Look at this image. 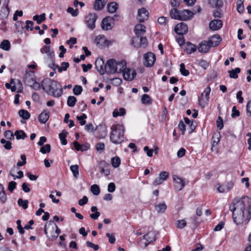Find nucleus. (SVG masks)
<instances>
[{"instance_id":"1","label":"nucleus","mask_w":251,"mask_h":251,"mask_svg":"<svg viewBox=\"0 0 251 251\" xmlns=\"http://www.w3.org/2000/svg\"><path fill=\"white\" fill-rule=\"evenodd\" d=\"M229 209L232 212V217L235 224L239 225L244 223L247 224L251 218V199L244 196L241 200H234Z\"/></svg>"},{"instance_id":"2","label":"nucleus","mask_w":251,"mask_h":251,"mask_svg":"<svg viewBox=\"0 0 251 251\" xmlns=\"http://www.w3.org/2000/svg\"><path fill=\"white\" fill-rule=\"evenodd\" d=\"M41 85L46 93L55 98H59L63 94L62 86L57 81L50 78L44 79L42 81Z\"/></svg>"},{"instance_id":"3","label":"nucleus","mask_w":251,"mask_h":251,"mask_svg":"<svg viewBox=\"0 0 251 251\" xmlns=\"http://www.w3.org/2000/svg\"><path fill=\"white\" fill-rule=\"evenodd\" d=\"M110 140L115 144L121 143L124 140V127L120 124L113 125L111 127Z\"/></svg>"},{"instance_id":"4","label":"nucleus","mask_w":251,"mask_h":251,"mask_svg":"<svg viewBox=\"0 0 251 251\" xmlns=\"http://www.w3.org/2000/svg\"><path fill=\"white\" fill-rule=\"evenodd\" d=\"M44 232L49 240L54 241L61 233V230L56 224L50 221L45 226Z\"/></svg>"},{"instance_id":"5","label":"nucleus","mask_w":251,"mask_h":251,"mask_svg":"<svg viewBox=\"0 0 251 251\" xmlns=\"http://www.w3.org/2000/svg\"><path fill=\"white\" fill-rule=\"evenodd\" d=\"M97 19V15L95 13H90L85 17V23L87 27L91 30L95 28V22Z\"/></svg>"},{"instance_id":"6","label":"nucleus","mask_w":251,"mask_h":251,"mask_svg":"<svg viewBox=\"0 0 251 251\" xmlns=\"http://www.w3.org/2000/svg\"><path fill=\"white\" fill-rule=\"evenodd\" d=\"M116 61L114 59L107 60L104 65L105 72L107 74H113L117 71V68H116Z\"/></svg>"},{"instance_id":"7","label":"nucleus","mask_w":251,"mask_h":251,"mask_svg":"<svg viewBox=\"0 0 251 251\" xmlns=\"http://www.w3.org/2000/svg\"><path fill=\"white\" fill-rule=\"evenodd\" d=\"M155 59L154 54L151 52H149L144 55V64L146 67H151L154 64Z\"/></svg>"},{"instance_id":"8","label":"nucleus","mask_w":251,"mask_h":251,"mask_svg":"<svg viewBox=\"0 0 251 251\" xmlns=\"http://www.w3.org/2000/svg\"><path fill=\"white\" fill-rule=\"evenodd\" d=\"M9 0H3V5L0 11V18L3 20L6 19L9 13L8 4Z\"/></svg>"},{"instance_id":"9","label":"nucleus","mask_w":251,"mask_h":251,"mask_svg":"<svg viewBox=\"0 0 251 251\" xmlns=\"http://www.w3.org/2000/svg\"><path fill=\"white\" fill-rule=\"evenodd\" d=\"M40 51L43 54H47L49 59H50L52 62V66L55 65L53 61V58L54 56V51L53 50L51 49L50 46H44L41 49Z\"/></svg>"},{"instance_id":"10","label":"nucleus","mask_w":251,"mask_h":251,"mask_svg":"<svg viewBox=\"0 0 251 251\" xmlns=\"http://www.w3.org/2000/svg\"><path fill=\"white\" fill-rule=\"evenodd\" d=\"M173 180L175 181V187L177 191L181 190L185 186L184 180L180 177L174 175L173 176Z\"/></svg>"},{"instance_id":"11","label":"nucleus","mask_w":251,"mask_h":251,"mask_svg":"<svg viewBox=\"0 0 251 251\" xmlns=\"http://www.w3.org/2000/svg\"><path fill=\"white\" fill-rule=\"evenodd\" d=\"M113 20V18L110 17H107L104 18L101 23L102 29L105 30L111 29L113 27L112 25Z\"/></svg>"},{"instance_id":"12","label":"nucleus","mask_w":251,"mask_h":251,"mask_svg":"<svg viewBox=\"0 0 251 251\" xmlns=\"http://www.w3.org/2000/svg\"><path fill=\"white\" fill-rule=\"evenodd\" d=\"M169 176V173L163 171L160 173L159 176L155 178L153 184L155 186L162 184Z\"/></svg>"},{"instance_id":"13","label":"nucleus","mask_w":251,"mask_h":251,"mask_svg":"<svg viewBox=\"0 0 251 251\" xmlns=\"http://www.w3.org/2000/svg\"><path fill=\"white\" fill-rule=\"evenodd\" d=\"M149 12L144 8L139 9L138 11L137 19L139 22H144L149 17Z\"/></svg>"},{"instance_id":"14","label":"nucleus","mask_w":251,"mask_h":251,"mask_svg":"<svg viewBox=\"0 0 251 251\" xmlns=\"http://www.w3.org/2000/svg\"><path fill=\"white\" fill-rule=\"evenodd\" d=\"M234 185L233 181L227 182L226 185H220L217 187V190L219 193L228 192L233 188Z\"/></svg>"},{"instance_id":"15","label":"nucleus","mask_w":251,"mask_h":251,"mask_svg":"<svg viewBox=\"0 0 251 251\" xmlns=\"http://www.w3.org/2000/svg\"><path fill=\"white\" fill-rule=\"evenodd\" d=\"M123 73V77L125 80L131 81L136 75L135 70L126 69Z\"/></svg>"},{"instance_id":"16","label":"nucleus","mask_w":251,"mask_h":251,"mask_svg":"<svg viewBox=\"0 0 251 251\" xmlns=\"http://www.w3.org/2000/svg\"><path fill=\"white\" fill-rule=\"evenodd\" d=\"M175 30L177 34L183 35L187 32L188 27L186 24L181 23L176 26Z\"/></svg>"},{"instance_id":"17","label":"nucleus","mask_w":251,"mask_h":251,"mask_svg":"<svg viewBox=\"0 0 251 251\" xmlns=\"http://www.w3.org/2000/svg\"><path fill=\"white\" fill-rule=\"evenodd\" d=\"M179 20L186 21L193 17V13L189 10H184L180 11Z\"/></svg>"},{"instance_id":"18","label":"nucleus","mask_w":251,"mask_h":251,"mask_svg":"<svg viewBox=\"0 0 251 251\" xmlns=\"http://www.w3.org/2000/svg\"><path fill=\"white\" fill-rule=\"evenodd\" d=\"M210 48L211 46L207 41H203L199 44L198 50L201 53H206L209 51Z\"/></svg>"},{"instance_id":"19","label":"nucleus","mask_w":251,"mask_h":251,"mask_svg":"<svg viewBox=\"0 0 251 251\" xmlns=\"http://www.w3.org/2000/svg\"><path fill=\"white\" fill-rule=\"evenodd\" d=\"M134 31L137 37L139 38L145 33L146 27L143 25L138 24L135 25Z\"/></svg>"},{"instance_id":"20","label":"nucleus","mask_w":251,"mask_h":251,"mask_svg":"<svg viewBox=\"0 0 251 251\" xmlns=\"http://www.w3.org/2000/svg\"><path fill=\"white\" fill-rule=\"evenodd\" d=\"M209 28L212 30H217L223 25L222 21L220 20H213L209 23Z\"/></svg>"},{"instance_id":"21","label":"nucleus","mask_w":251,"mask_h":251,"mask_svg":"<svg viewBox=\"0 0 251 251\" xmlns=\"http://www.w3.org/2000/svg\"><path fill=\"white\" fill-rule=\"evenodd\" d=\"M109 166V164L104 160L100 161L99 164L100 169V172L101 174H103L105 176H107L110 174V171L105 169Z\"/></svg>"},{"instance_id":"22","label":"nucleus","mask_w":251,"mask_h":251,"mask_svg":"<svg viewBox=\"0 0 251 251\" xmlns=\"http://www.w3.org/2000/svg\"><path fill=\"white\" fill-rule=\"evenodd\" d=\"M96 68L100 75H103L105 73L104 69V61L101 58H98L95 62Z\"/></svg>"},{"instance_id":"23","label":"nucleus","mask_w":251,"mask_h":251,"mask_svg":"<svg viewBox=\"0 0 251 251\" xmlns=\"http://www.w3.org/2000/svg\"><path fill=\"white\" fill-rule=\"evenodd\" d=\"M222 39L220 36L218 35H214L212 36L208 41L211 47H216L218 46Z\"/></svg>"},{"instance_id":"24","label":"nucleus","mask_w":251,"mask_h":251,"mask_svg":"<svg viewBox=\"0 0 251 251\" xmlns=\"http://www.w3.org/2000/svg\"><path fill=\"white\" fill-rule=\"evenodd\" d=\"M50 112L47 110L43 111L38 117V120L41 124H45L48 120L50 115Z\"/></svg>"},{"instance_id":"25","label":"nucleus","mask_w":251,"mask_h":251,"mask_svg":"<svg viewBox=\"0 0 251 251\" xmlns=\"http://www.w3.org/2000/svg\"><path fill=\"white\" fill-rule=\"evenodd\" d=\"M73 145L75 149L78 151H87L89 148V145H81L76 141L74 142Z\"/></svg>"},{"instance_id":"26","label":"nucleus","mask_w":251,"mask_h":251,"mask_svg":"<svg viewBox=\"0 0 251 251\" xmlns=\"http://www.w3.org/2000/svg\"><path fill=\"white\" fill-rule=\"evenodd\" d=\"M126 63L125 60H121L120 62H116V68H117V71L116 73L124 72L126 69Z\"/></svg>"},{"instance_id":"27","label":"nucleus","mask_w":251,"mask_h":251,"mask_svg":"<svg viewBox=\"0 0 251 251\" xmlns=\"http://www.w3.org/2000/svg\"><path fill=\"white\" fill-rule=\"evenodd\" d=\"M108 0H96L94 7L96 10L102 9Z\"/></svg>"},{"instance_id":"28","label":"nucleus","mask_w":251,"mask_h":251,"mask_svg":"<svg viewBox=\"0 0 251 251\" xmlns=\"http://www.w3.org/2000/svg\"><path fill=\"white\" fill-rule=\"evenodd\" d=\"M35 81V78L34 77L32 76L30 74H25L24 78V82L26 85L30 86Z\"/></svg>"},{"instance_id":"29","label":"nucleus","mask_w":251,"mask_h":251,"mask_svg":"<svg viewBox=\"0 0 251 251\" xmlns=\"http://www.w3.org/2000/svg\"><path fill=\"white\" fill-rule=\"evenodd\" d=\"M167 208V205L165 202H162L155 205V209L158 213L165 212Z\"/></svg>"},{"instance_id":"30","label":"nucleus","mask_w":251,"mask_h":251,"mask_svg":"<svg viewBox=\"0 0 251 251\" xmlns=\"http://www.w3.org/2000/svg\"><path fill=\"white\" fill-rule=\"evenodd\" d=\"M196 50L197 48L195 45L190 42H187L185 50L187 53L191 54L194 52Z\"/></svg>"},{"instance_id":"31","label":"nucleus","mask_w":251,"mask_h":251,"mask_svg":"<svg viewBox=\"0 0 251 251\" xmlns=\"http://www.w3.org/2000/svg\"><path fill=\"white\" fill-rule=\"evenodd\" d=\"M33 20L36 21L38 24H40L46 20V14L44 13L40 15H36L33 16Z\"/></svg>"},{"instance_id":"32","label":"nucleus","mask_w":251,"mask_h":251,"mask_svg":"<svg viewBox=\"0 0 251 251\" xmlns=\"http://www.w3.org/2000/svg\"><path fill=\"white\" fill-rule=\"evenodd\" d=\"M118 7V4L115 2H112L107 5V11L110 13H114Z\"/></svg>"},{"instance_id":"33","label":"nucleus","mask_w":251,"mask_h":251,"mask_svg":"<svg viewBox=\"0 0 251 251\" xmlns=\"http://www.w3.org/2000/svg\"><path fill=\"white\" fill-rule=\"evenodd\" d=\"M209 4L212 7H220L223 5V2L221 0H208Z\"/></svg>"},{"instance_id":"34","label":"nucleus","mask_w":251,"mask_h":251,"mask_svg":"<svg viewBox=\"0 0 251 251\" xmlns=\"http://www.w3.org/2000/svg\"><path fill=\"white\" fill-rule=\"evenodd\" d=\"M180 11L176 8H174L170 11V15L172 18L178 20L179 17Z\"/></svg>"},{"instance_id":"35","label":"nucleus","mask_w":251,"mask_h":251,"mask_svg":"<svg viewBox=\"0 0 251 251\" xmlns=\"http://www.w3.org/2000/svg\"><path fill=\"white\" fill-rule=\"evenodd\" d=\"M126 114V110L124 108L121 107L119 110L115 109L113 112V116L117 117L118 116H121Z\"/></svg>"},{"instance_id":"36","label":"nucleus","mask_w":251,"mask_h":251,"mask_svg":"<svg viewBox=\"0 0 251 251\" xmlns=\"http://www.w3.org/2000/svg\"><path fill=\"white\" fill-rule=\"evenodd\" d=\"M67 134L68 132L65 130H63L62 132L59 134V139L61 141V143L63 145H65L67 144V141L66 139V137Z\"/></svg>"},{"instance_id":"37","label":"nucleus","mask_w":251,"mask_h":251,"mask_svg":"<svg viewBox=\"0 0 251 251\" xmlns=\"http://www.w3.org/2000/svg\"><path fill=\"white\" fill-rule=\"evenodd\" d=\"M0 200L2 202H4L7 200V196L3 185L0 183Z\"/></svg>"},{"instance_id":"38","label":"nucleus","mask_w":251,"mask_h":251,"mask_svg":"<svg viewBox=\"0 0 251 251\" xmlns=\"http://www.w3.org/2000/svg\"><path fill=\"white\" fill-rule=\"evenodd\" d=\"M0 48L4 50H9L10 49V43L7 40H4L0 44Z\"/></svg>"},{"instance_id":"39","label":"nucleus","mask_w":251,"mask_h":251,"mask_svg":"<svg viewBox=\"0 0 251 251\" xmlns=\"http://www.w3.org/2000/svg\"><path fill=\"white\" fill-rule=\"evenodd\" d=\"M240 72V69L239 68H236L234 70L228 71L230 77L235 79L238 78V74H239Z\"/></svg>"},{"instance_id":"40","label":"nucleus","mask_w":251,"mask_h":251,"mask_svg":"<svg viewBox=\"0 0 251 251\" xmlns=\"http://www.w3.org/2000/svg\"><path fill=\"white\" fill-rule=\"evenodd\" d=\"M19 116L24 120H27L30 117V113L26 110L21 109L19 111Z\"/></svg>"},{"instance_id":"41","label":"nucleus","mask_w":251,"mask_h":251,"mask_svg":"<svg viewBox=\"0 0 251 251\" xmlns=\"http://www.w3.org/2000/svg\"><path fill=\"white\" fill-rule=\"evenodd\" d=\"M15 135L16 136V138L17 140H20L21 139H24L26 137V135L25 132L23 130H16L15 132Z\"/></svg>"},{"instance_id":"42","label":"nucleus","mask_w":251,"mask_h":251,"mask_svg":"<svg viewBox=\"0 0 251 251\" xmlns=\"http://www.w3.org/2000/svg\"><path fill=\"white\" fill-rule=\"evenodd\" d=\"M111 164L114 168H117L121 163V159L119 157L115 156L111 158Z\"/></svg>"},{"instance_id":"43","label":"nucleus","mask_w":251,"mask_h":251,"mask_svg":"<svg viewBox=\"0 0 251 251\" xmlns=\"http://www.w3.org/2000/svg\"><path fill=\"white\" fill-rule=\"evenodd\" d=\"M70 170L73 173L74 176L77 178L79 175L78 166L77 165H72L70 167Z\"/></svg>"},{"instance_id":"44","label":"nucleus","mask_w":251,"mask_h":251,"mask_svg":"<svg viewBox=\"0 0 251 251\" xmlns=\"http://www.w3.org/2000/svg\"><path fill=\"white\" fill-rule=\"evenodd\" d=\"M141 101L143 104H151V100L150 97L147 94H144L141 98Z\"/></svg>"},{"instance_id":"45","label":"nucleus","mask_w":251,"mask_h":251,"mask_svg":"<svg viewBox=\"0 0 251 251\" xmlns=\"http://www.w3.org/2000/svg\"><path fill=\"white\" fill-rule=\"evenodd\" d=\"M76 102V99L74 96H69L67 100V104L70 107H73Z\"/></svg>"},{"instance_id":"46","label":"nucleus","mask_w":251,"mask_h":251,"mask_svg":"<svg viewBox=\"0 0 251 251\" xmlns=\"http://www.w3.org/2000/svg\"><path fill=\"white\" fill-rule=\"evenodd\" d=\"M28 200H23L22 199L20 198L18 201V204L20 206L22 207L24 209H25L28 207Z\"/></svg>"},{"instance_id":"47","label":"nucleus","mask_w":251,"mask_h":251,"mask_svg":"<svg viewBox=\"0 0 251 251\" xmlns=\"http://www.w3.org/2000/svg\"><path fill=\"white\" fill-rule=\"evenodd\" d=\"M236 4L237 11L240 13H243L244 10L243 1L242 0H238Z\"/></svg>"},{"instance_id":"48","label":"nucleus","mask_w":251,"mask_h":251,"mask_svg":"<svg viewBox=\"0 0 251 251\" xmlns=\"http://www.w3.org/2000/svg\"><path fill=\"white\" fill-rule=\"evenodd\" d=\"M24 22L22 21H17L15 24L16 30L18 32H22L23 29Z\"/></svg>"},{"instance_id":"49","label":"nucleus","mask_w":251,"mask_h":251,"mask_svg":"<svg viewBox=\"0 0 251 251\" xmlns=\"http://www.w3.org/2000/svg\"><path fill=\"white\" fill-rule=\"evenodd\" d=\"M210 92H211L210 87L209 86H207L205 88L203 92L201 94V96L203 97V96H204V97H205V99H206V100L209 101V95H210Z\"/></svg>"},{"instance_id":"50","label":"nucleus","mask_w":251,"mask_h":251,"mask_svg":"<svg viewBox=\"0 0 251 251\" xmlns=\"http://www.w3.org/2000/svg\"><path fill=\"white\" fill-rule=\"evenodd\" d=\"M91 191L94 195H98L100 193V189L97 184H93L91 186Z\"/></svg>"},{"instance_id":"51","label":"nucleus","mask_w":251,"mask_h":251,"mask_svg":"<svg viewBox=\"0 0 251 251\" xmlns=\"http://www.w3.org/2000/svg\"><path fill=\"white\" fill-rule=\"evenodd\" d=\"M0 143L3 145V147L6 150H9L11 149V143L10 141H6L4 139H1L0 140Z\"/></svg>"},{"instance_id":"52","label":"nucleus","mask_w":251,"mask_h":251,"mask_svg":"<svg viewBox=\"0 0 251 251\" xmlns=\"http://www.w3.org/2000/svg\"><path fill=\"white\" fill-rule=\"evenodd\" d=\"M180 72L182 75L185 76L189 75V71L185 69L184 63H181L180 65Z\"/></svg>"},{"instance_id":"53","label":"nucleus","mask_w":251,"mask_h":251,"mask_svg":"<svg viewBox=\"0 0 251 251\" xmlns=\"http://www.w3.org/2000/svg\"><path fill=\"white\" fill-rule=\"evenodd\" d=\"M83 91L82 87L80 85H75L73 88V93L75 95H79Z\"/></svg>"},{"instance_id":"54","label":"nucleus","mask_w":251,"mask_h":251,"mask_svg":"<svg viewBox=\"0 0 251 251\" xmlns=\"http://www.w3.org/2000/svg\"><path fill=\"white\" fill-rule=\"evenodd\" d=\"M40 151L43 154L50 152V144H46L44 146L41 147Z\"/></svg>"},{"instance_id":"55","label":"nucleus","mask_w":251,"mask_h":251,"mask_svg":"<svg viewBox=\"0 0 251 251\" xmlns=\"http://www.w3.org/2000/svg\"><path fill=\"white\" fill-rule=\"evenodd\" d=\"M67 12L71 14L73 17H76L78 14V9H74L72 7H68L67 9Z\"/></svg>"},{"instance_id":"56","label":"nucleus","mask_w":251,"mask_h":251,"mask_svg":"<svg viewBox=\"0 0 251 251\" xmlns=\"http://www.w3.org/2000/svg\"><path fill=\"white\" fill-rule=\"evenodd\" d=\"M186 225V222L184 220H178L176 222V227L178 228L182 229Z\"/></svg>"},{"instance_id":"57","label":"nucleus","mask_w":251,"mask_h":251,"mask_svg":"<svg viewBox=\"0 0 251 251\" xmlns=\"http://www.w3.org/2000/svg\"><path fill=\"white\" fill-rule=\"evenodd\" d=\"M4 137L7 139L12 140L14 139V135L11 130H7L4 133Z\"/></svg>"},{"instance_id":"58","label":"nucleus","mask_w":251,"mask_h":251,"mask_svg":"<svg viewBox=\"0 0 251 251\" xmlns=\"http://www.w3.org/2000/svg\"><path fill=\"white\" fill-rule=\"evenodd\" d=\"M198 100H199V104L200 106L202 108H203L204 107H205V106L207 104V103L208 101L206 100V99H205V100H204L203 97H202V96H201L199 98Z\"/></svg>"},{"instance_id":"59","label":"nucleus","mask_w":251,"mask_h":251,"mask_svg":"<svg viewBox=\"0 0 251 251\" xmlns=\"http://www.w3.org/2000/svg\"><path fill=\"white\" fill-rule=\"evenodd\" d=\"M21 158L22 160V161L21 162L20 161H19L17 162V165L18 166H24L25 164H26V156L25 154H22L21 155Z\"/></svg>"},{"instance_id":"60","label":"nucleus","mask_w":251,"mask_h":251,"mask_svg":"<svg viewBox=\"0 0 251 251\" xmlns=\"http://www.w3.org/2000/svg\"><path fill=\"white\" fill-rule=\"evenodd\" d=\"M34 23L32 21L27 20L26 21L25 28L26 30H33L34 29L33 27Z\"/></svg>"},{"instance_id":"61","label":"nucleus","mask_w":251,"mask_h":251,"mask_svg":"<svg viewBox=\"0 0 251 251\" xmlns=\"http://www.w3.org/2000/svg\"><path fill=\"white\" fill-rule=\"evenodd\" d=\"M140 46L144 48L146 47L148 45L147 39L146 37L140 36Z\"/></svg>"},{"instance_id":"62","label":"nucleus","mask_w":251,"mask_h":251,"mask_svg":"<svg viewBox=\"0 0 251 251\" xmlns=\"http://www.w3.org/2000/svg\"><path fill=\"white\" fill-rule=\"evenodd\" d=\"M217 126L219 129H222L224 126L223 119L220 116L218 117L217 120Z\"/></svg>"},{"instance_id":"63","label":"nucleus","mask_w":251,"mask_h":251,"mask_svg":"<svg viewBox=\"0 0 251 251\" xmlns=\"http://www.w3.org/2000/svg\"><path fill=\"white\" fill-rule=\"evenodd\" d=\"M17 183L16 182L12 181H10L8 184V189L11 192L12 191L16 188Z\"/></svg>"},{"instance_id":"64","label":"nucleus","mask_w":251,"mask_h":251,"mask_svg":"<svg viewBox=\"0 0 251 251\" xmlns=\"http://www.w3.org/2000/svg\"><path fill=\"white\" fill-rule=\"evenodd\" d=\"M199 64V65L204 69H207L209 66V63L207 61L202 59L200 60Z\"/></svg>"}]
</instances>
